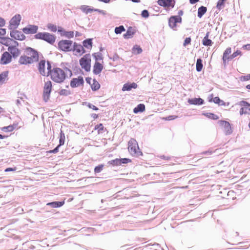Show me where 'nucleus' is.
Here are the masks:
<instances>
[{"instance_id": "f257e3e1", "label": "nucleus", "mask_w": 250, "mask_h": 250, "mask_svg": "<svg viewBox=\"0 0 250 250\" xmlns=\"http://www.w3.org/2000/svg\"><path fill=\"white\" fill-rule=\"evenodd\" d=\"M68 71L71 73V71L67 68L62 69L60 67H53L51 70H49V76L51 79L56 83H63L67 77V72Z\"/></svg>"}, {"instance_id": "f03ea898", "label": "nucleus", "mask_w": 250, "mask_h": 250, "mask_svg": "<svg viewBox=\"0 0 250 250\" xmlns=\"http://www.w3.org/2000/svg\"><path fill=\"white\" fill-rule=\"evenodd\" d=\"M128 150L129 152L134 156L139 157L143 155L137 142L133 138H131L128 142Z\"/></svg>"}, {"instance_id": "7ed1b4c3", "label": "nucleus", "mask_w": 250, "mask_h": 250, "mask_svg": "<svg viewBox=\"0 0 250 250\" xmlns=\"http://www.w3.org/2000/svg\"><path fill=\"white\" fill-rule=\"evenodd\" d=\"M52 66L49 62H46L45 60L40 62L38 65V70L40 73L43 76H49V70H51Z\"/></svg>"}, {"instance_id": "20e7f679", "label": "nucleus", "mask_w": 250, "mask_h": 250, "mask_svg": "<svg viewBox=\"0 0 250 250\" xmlns=\"http://www.w3.org/2000/svg\"><path fill=\"white\" fill-rule=\"evenodd\" d=\"M35 38L44 40L50 44H53L56 40V37L54 35L46 32H39L36 34L35 35Z\"/></svg>"}, {"instance_id": "39448f33", "label": "nucleus", "mask_w": 250, "mask_h": 250, "mask_svg": "<svg viewBox=\"0 0 250 250\" xmlns=\"http://www.w3.org/2000/svg\"><path fill=\"white\" fill-rule=\"evenodd\" d=\"M91 56L87 54L81 58L79 61L81 67L85 71L89 72L91 68Z\"/></svg>"}, {"instance_id": "423d86ee", "label": "nucleus", "mask_w": 250, "mask_h": 250, "mask_svg": "<svg viewBox=\"0 0 250 250\" xmlns=\"http://www.w3.org/2000/svg\"><path fill=\"white\" fill-rule=\"evenodd\" d=\"M24 54L29 58H31V59L35 62H37L39 60V57L38 52L31 47H26L25 49Z\"/></svg>"}, {"instance_id": "0eeeda50", "label": "nucleus", "mask_w": 250, "mask_h": 250, "mask_svg": "<svg viewBox=\"0 0 250 250\" xmlns=\"http://www.w3.org/2000/svg\"><path fill=\"white\" fill-rule=\"evenodd\" d=\"M72 41L69 40H62L58 43L59 49L65 52H69L72 50Z\"/></svg>"}, {"instance_id": "6e6552de", "label": "nucleus", "mask_w": 250, "mask_h": 250, "mask_svg": "<svg viewBox=\"0 0 250 250\" xmlns=\"http://www.w3.org/2000/svg\"><path fill=\"white\" fill-rule=\"evenodd\" d=\"M52 88V84L50 81L48 80L45 82L43 87V97L45 102H47L49 99Z\"/></svg>"}, {"instance_id": "1a4fd4ad", "label": "nucleus", "mask_w": 250, "mask_h": 250, "mask_svg": "<svg viewBox=\"0 0 250 250\" xmlns=\"http://www.w3.org/2000/svg\"><path fill=\"white\" fill-rule=\"evenodd\" d=\"M241 106L240 110V114H250V104L245 101H241L238 103Z\"/></svg>"}, {"instance_id": "9d476101", "label": "nucleus", "mask_w": 250, "mask_h": 250, "mask_svg": "<svg viewBox=\"0 0 250 250\" xmlns=\"http://www.w3.org/2000/svg\"><path fill=\"white\" fill-rule=\"evenodd\" d=\"M12 56L8 52H4L1 57L0 63L1 64H6L12 61Z\"/></svg>"}, {"instance_id": "9b49d317", "label": "nucleus", "mask_w": 250, "mask_h": 250, "mask_svg": "<svg viewBox=\"0 0 250 250\" xmlns=\"http://www.w3.org/2000/svg\"><path fill=\"white\" fill-rule=\"evenodd\" d=\"M18 62L21 65H27L35 62L23 54L20 57Z\"/></svg>"}, {"instance_id": "f8f14e48", "label": "nucleus", "mask_w": 250, "mask_h": 250, "mask_svg": "<svg viewBox=\"0 0 250 250\" xmlns=\"http://www.w3.org/2000/svg\"><path fill=\"white\" fill-rule=\"evenodd\" d=\"M84 83L83 77L79 76L77 78H73L70 82L71 87L74 88L83 85Z\"/></svg>"}, {"instance_id": "ddd939ff", "label": "nucleus", "mask_w": 250, "mask_h": 250, "mask_svg": "<svg viewBox=\"0 0 250 250\" xmlns=\"http://www.w3.org/2000/svg\"><path fill=\"white\" fill-rule=\"evenodd\" d=\"M219 123L220 125L224 127L226 135L231 134L232 131L229 122L225 121H219Z\"/></svg>"}, {"instance_id": "4468645a", "label": "nucleus", "mask_w": 250, "mask_h": 250, "mask_svg": "<svg viewBox=\"0 0 250 250\" xmlns=\"http://www.w3.org/2000/svg\"><path fill=\"white\" fill-rule=\"evenodd\" d=\"M86 81L87 83L90 84L91 87L93 90L96 91L100 88V84L95 79H93L91 78H88L86 79Z\"/></svg>"}, {"instance_id": "2eb2a0df", "label": "nucleus", "mask_w": 250, "mask_h": 250, "mask_svg": "<svg viewBox=\"0 0 250 250\" xmlns=\"http://www.w3.org/2000/svg\"><path fill=\"white\" fill-rule=\"evenodd\" d=\"M10 36L12 38L18 40H23L25 36L21 31L18 30L12 31L10 33Z\"/></svg>"}, {"instance_id": "dca6fc26", "label": "nucleus", "mask_w": 250, "mask_h": 250, "mask_svg": "<svg viewBox=\"0 0 250 250\" xmlns=\"http://www.w3.org/2000/svg\"><path fill=\"white\" fill-rule=\"evenodd\" d=\"M38 29L36 25H29L23 28L22 31L25 34H34L37 32Z\"/></svg>"}, {"instance_id": "f3484780", "label": "nucleus", "mask_w": 250, "mask_h": 250, "mask_svg": "<svg viewBox=\"0 0 250 250\" xmlns=\"http://www.w3.org/2000/svg\"><path fill=\"white\" fill-rule=\"evenodd\" d=\"M80 9L83 13H84L86 14L89 13H91L93 11L98 12L99 13H102V12H103L102 10H99L98 9L91 8L89 6L84 5L81 6V7H80Z\"/></svg>"}, {"instance_id": "a211bd4d", "label": "nucleus", "mask_w": 250, "mask_h": 250, "mask_svg": "<svg viewBox=\"0 0 250 250\" xmlns=\"http://www.w3.org/2000/svg\"><path fill=\"white\" fill-rule=\"evenodd\" d=\"M73 51L76 55H81L85 52L83 47L80 45L74 43Z\"/></svg>"}, {"instance_id": "6ab92c4d", "label": "nucleus", "mask_w": 250, "mask_h": 250, "mask_svg": "<svg viewBox=\"0 0 250 250\" xmlns=\"http://www.w3.org/2000/svg\"><path fill=\"white\" fill-rule=\"evenodd\" d=\"M138 87V85L135 83H126L124 84L123 87H122V90L123 91H130L132 90V89H136Z\"/></svg>"}, {"instance_id": "aec40b11", "label": "nucleus", "mask_w": 250, "mask_h": 250, "mask_svg": "<svg viewBox=\"0 0 250 250\" xmlns=\"http://www.w3.org/2000/svg\"><path fill=\"white\" fill-rule=\"evenodd\" d=\"M8 50L11 53L14 58L17 57L20 54V50L15 46H9Z\"/></svg>"}, {"instance_id": "412c9836", "label": "nucleus", "mask_w": 250, "mask_h": 250, "mask_svg": "<svg viewBox=\"0 0 250 250\" xmlns=\"http://www.w3.org/2000/svg\"><path fill=\"white\" fill-rule=\"evenodd\" d=\"M188 103L194 105H202L204 103V101L200 98H194L189 99Z\"/></svg>"}, {"instance_id": "4be33fe9", "label": "nucleus", "mask_w": 250, "mask_h": 250, "mask_svg": "<svg viewBox=\"0 0 250 250\" xmlns=\"http://www.w3.org/2000/svg\"><path fill=\"white\" fill-rule=\"evenodd\" d=\"M103 69V65L99 62H96L93 66V72L95 74H100Z\"/></svg>"}, {"instance_id": "5701e85b", "label": "nucleus", "mask_w": 250, "mask_h": 250, "mask_svg": "<svg viewBox=\"0 0 250 250\" xmlns=\"http://www.w3.org/2000/svg\"><path fill=\"white\" fill-rule=\"evenodd\" d=\"M21 20V15L19 14L16 15L11 19V20L10 21V24L11 25H13V26H18L20 24Z\"/></svg>"}, {"instance_id": "b1692460", "label": "nucleus", "mask_w": 250, "mask_h": 250, "mask_svg": "<svg viewBox=\"0 0 250 250\" xmlns=\"http://www.w3.org/2000/svg\"><path fill=\"white\" fill-rule=\"evenodd\" d=\"M209 32H208L202 40V43L204 46H210L213 44L212 41L208 39Z\"/></svg>"}, {"instance_id": "393cba45", "label": "nucleus", "mask_w": 250, "mask_h": 250, "mask_svg": "<svg viewBox=\"0 0 250 250\" xmlns=\"http://www.w3.org/2000/svg\"><path fill=\"white\" fill-rule=\"evenodd\" d=\"M17 126V124H14L12 125L4 126L1 128V130L5 133H10L12 132Z\"/></svg>"}, {"instance_id": "a878e982", "label": "nucleus", "mask_w": 250, "mask_h": 250, "mask_svg": "<svg viewBox=\"0 0 250 250\" xmlns=\"http://www.w3.org/2000/svg\"><path fill=\"white\" fill-rule=\"evenodd\" d=\"M94 130L97 131L98 134H100L103 133L106 130V128L102 124H99L95 126Z\"/></svg>"}, {"instance_id": "bb28decb", "label": "nucleus", "mask_w": 250, "mask_h": 250, "mask_svg": "<svg viewBox=\"0 0 250 250\" xmlns=\"http://www.w3.org/2000/svg\"><path fill=\"white\" fill-rule=\"evenodd\" d=\"M145 110V105L143 104H139L133 109L134 113H138V112H142Z\"/></svg>"}, {"instance_id": "cd10ccee", "label": "nucleus", "mask_w": 250, "mask_h": 250, "mask_svg": "<svg viewBox=\"0 0 250 250\" xmlns=\"http://www.w3.org/2000/svg\"><path fill=\"white\" fill-rule=\"evenodd\" d=\"M64 204V201L62 202H50L46 204L47 206H51L53 208H59L61 207Z\"/></svg>"}, {"instance_id": "c85d7f7f", "label": "nucleus", "mask_w": 250, "mask_h": 250, "mask_svg": "<svg viewBox=\"0 0 250 250\" xmlns=\"http://www.w3.org/2000/svg\"><path fill=\"white\" fill-rule=\"evenodd\" d=\"M182 22V18L179 16H173V30H175L176 23Z\"/></svg>"}, {"instance_id": "c756f323", "label": "nucleus", "mask_w": 250, "mask_h": 250, "mask_svg": "<svg viewBox=\"0 0 250 250\" xmlns=\"http://www.w3.org/2000/svg\"><path fill=\"white\" fill-rule=\"evenodd\" d=\"M12 41L9 38L0 37V43L6 46L9 45Z\"/></svg>"}, {"instance_id": "7c9ffc66", "label": "nucleus", "mask_w": 250, "mask_h": 250, "mask_svg": "<svg viewBox=\"0 0 250 250\" xmlns=\"http://www.w3.org/2000/svg\"><path fill=\"white\" fill-rule=\"evenodd\" d=\"M207 11V8L206 7L204 6H201L198 9V17L199 18H201L206 13Z\"/></svg>"}, {"instance_id": "2f4dec72", "label": "nucleus", "mask_w": 250, "mask_h": 250, "mask_svg": "<svg viewBox=\"0 0 250 250\" xmlns=\"http://www.w3.org/2000/svg\"><path fill=\"white\" fill-rule=\"evenodd\" d=\"M8 72L5 71L0 74V85L5 83L8 77Z\"/></svg>"}, {"instance_id": "473e14b6", "label": "nucleus", "mask_w": 250, "mask_h": 250, "mask_svg": "<svg viewBox=\"0 0 250 250\" xmlns=\"http://www.w3.org/2000/svg\"><path fill=\"white\" fill-rule=\"evenodd\" d=\"M171 0H159L158 3L159 5L164 7L169 6L171 5Z\"/></svg>"}, {"instance_id": "72a5a7b5", "label": "nucleus", "mask_w": 250, "mask_h": 250, "mask_svg": "<svg viewBox=\"0 0 250 250\" xmlns=\"http://www.w3.org/2000/svg\"><path fill=\"white\" fill-rule=\"evenodd\" d=\"M134 34V32H133L132 29L131 27H129L126 32L124 34V37L125 39H129L133 37V35Z\"/></svg>"}, {"instance_id": "f704fd0d", "label": "nucleus", "mask_w": 250, "mask_h": 250, "mask_svg": "<svg viewBox=\"0 0 250 250\" xmlns=\"http://www.w3.org/2000/svg\"><path fill=\"white\" fill-rule=\"evenodd\" d=\"M202 60L201 58H198L197 60L196 64V69L197 72H200L203 68Z\"/></svg>"}, {"instance_id": "c9c22d12", "label": "nucleus", "mask_w": 250, "mask_h": 250, "mask_svg": "<svg viewBox=\"0 0 250 250\" xmlns=\"http://www.w3.org/2000/svg\"><path fill=\"white\" fill-rule=\"evenodd\" d=\"M83 47L87 48V49H91L92 47V40L89 39L86 40H84L83 42Z\"/></svg>"}, {"instance_id": "e433bc0d", "label": "nucleus", "mask_w": 250, "mask_h": 250, "mask_svg": "<svg viewBox=\"0 0 250 250\" xmlns=\"http://www.w3.org/2000/svg\"><path fill=\"white\" fill-rule=\"evenodd\" d=\"M231 51L230 48H227L223 54V60L224 62H226L227 60L230 59L229 57H228V56L230 54Z\"/></svg>"}, {"instance_id": "4c0bfd02", "label": "nucleus", "mask_w": 250, "mask_h": 250, "mask_svg": "<svg viewBox=\"0 0 250 250\" xmlns=\"http://www.w3.org/2000/svg\"><path fill=\"white\" fill-rule=\"evenodd\" d=\"M65 140V136L64 133L62 130L61 131L60 134L59 146H63L64 144Z\"/></svg>"}, {"instance_id": "58836bf2", "label": "nucleus", "mask_w": 250, "mask_h": 250, "mask_svg": "<svg viewBox=\"0 0 250 250\" xmlns=\"http://www.w3.org/2000/svg\"><path fill=\"white\" fill-rule=\"evenodd\" d=\"M132 51L134 54H139L142 52V49L140 46L136 45L133 47Z\"/></svg>"}, {"instance_id": "ea45409f", "label": "nucleus", "mask_w": 250, "mask_h": 250, "mask_svg": "<svg viewBox=\"0 0 250 250\" xmlns=\"http://www.w3.org/2000/svg\"><path fill=\"white\" fill-rule=\"evenodd\" d=\"M125 31V28L124 26L121 25L119 27H117L115 29V32L116 34H118L121 33L122 32Z\"/></svg>"}, {"instance_id": "a19ab883", "label": "nucleus", "mask_w": 250, "mask_h": 250, "mask_svg": "<svg viewBox=\"0 0 250 250\" xmlns=\"http://www.w3.org/2000/svg\"><path fill=\"white\" fill-rule=\"evenodd\" d=\"M59 93L60 95L62 96H67L69 94H70V91L69 90H68L67 89H62L60 90L59 92Z\"/></svg>"}, {"instance_id": "79ce46f5", "label": "nucleus", "mask_w": 250, "mask_h": 250, "mask_svg": "<svg viewBox=\"0 0 250 250\" xmlns=\"http://www.w3.org/2000/svg\"><path fill=\"white\" fill-rule=\"evenodd\" d=\"M204 115L208 117V118L213 119V120H216L218 119V116L214 114L213 113H206L204 114Z\"/></svg>"}, {"instance_id": "37998d69", "label": "nucleus", "mask_w": 250, "mask_h": 250, "mask_svg": "<svg viewBox=\"0 0 250 250\" xmlns=\"http://www.w3.org/2000/svg\"><path fill=\"white\" fill-rule=\"evenodd\" d=\"M104 167V165L103 164L99 165L98 166H96L94 168V172L95 173H98L100 172Z\"/></svg>"}, {"instance_id": "c03bdc74", "label": "nucleus", "mask_w": 250, "mask_h": 250, "mask_svg": "<svg viewBox=\"0 0 250 250\" xmlns=\"http://www.w3.org/2000/svg\"><path fill=\"white\" fill-rule=\"evenodd\" d=\"M213 102L215 104H217L219 105H223L224 104V101L220 100L218 97H215L213 99Z\"/></svg>"}, {"instance_id": "a18cd8bd", "label": "nucleus", "mask_w": 250, "mask_h": 250, "mask_svg": "<svg viewBox=\"0 0 250 250\" xmlns=\"http://www.w3.org/2000/svg\"><path fill=\"white\" fill-rule=\"evenodd\" d=\"M226 0H219L217 2L216 7L218 9H221L224 6V2Z\"/></svg>"}, {"instance_id": "49530a36", "label": "nucleus", "mask_w": 250, "mask_h": 250, "mask_svg": "<svg viewBox=\"0 0 250 250\" xmlns=\"http://www.w3.org/2000/svg\"><path fill=\"white\" fill-rule=\"evenodd\" d=\"M121 165L122 164H126L131 162V160L128 158H121L120 159Z\"/></svg>"}, {"instance_id": "de8ad7c7", "label": "nucleus", "mask_w": 250, "mask_h": 250, "mask_svg": "<svg viewBox=\"0 0 250 250\" xmlns=\"http://www.w3.org/2000/svg\"><path fill=\"white\" fill-rule=\"evenodd\" d=\"M213 152H214V151H212L210 149H208L207 151H205L201 153L200 154H199V155H201V156H202V155H203L208 156V155H210L212 154Z\"/></svg>"}, {"instance_id": "09e8293b", "label": "nucleus", "mask_w": 250, "mask_h": 250, "mask_svg": "<svg viewBox=\"0 0 250 250\" xmlns=\"http://www.w3.org/2000/svg\"><path fill=\"white\" fill-rule=\"evenodd\" d=\"M47 27L52 31L56 32L57 31V27L54 24H49L47 25Z\"/></svg>"}, {"instance_id": "8fccbe9b", "label": "nucleus", "mask_w": 250, "mask_h": 250, "mask_svg": "<svg viewBox=\"0 0 250 250\" xmlns=\"http://www.w3.org/2000/svg\"><path fill=\"white\" fill-rule=\"evenodd\" d=\"M241 53V52L239 50H237L236 51L234 52L232 55H231L229 56L230 59H232L234 58L235 57H237L238 55H240Z\"/></svg>"}, {"instance_id": "3c124183", "label": "nucleus", "mask_w": 250, "mask_h": 250, "mask_svg": "<svg viewBox=\"0 0 250 250\" xmlns=\"http://www.w3.org/2000/svg\"><path fill=\"white\" fill-rule=\"evenodd\" d=\"M111 163L114 166H121L120 159L117 158L115 160H113Z\"/></svg>"}, {"instance_id": "603ef678", "label": "nucleus", "mask_w": 250, "mask_h": 250, "mask_svg": "<svg viewBox=\"0 0 250 250\" xmlns=\"http://www.w3.org/2000/svg\"><path fill=\"white\" fill-rule=\"evenodd\" d=\"M240 79L242 81H248L250 80V74L247 75L242 76Z\"/></svg>"}, {"instance_id": "864d4df0", "label": "nucleus", "mask_w": 250, "mask_h": 250, "mask_svg": "<svg viewBox=\"0 0 250 250\" xmlns=\"http://www.w3.org/2000/svg\"><path fill=\"white\" fill-rule=\"evenodd\" d=\"M191 42V38L190 37L186 38L184 41L183 45L186 46L188 44H190Z\"/></svg>"}, {"instance_id": "5fc2aeb1", "label": "nucleus", "mask_w": 250, "mask_h": 250, "mask_svg": "<svg viewBox=\"0 0 250 250\" xmlns=\"http://www.w3.org/2000/svg\"><path fill=\"white\" fill-rule=\"evenodd\" d=\"M141 15L143 17L146 18L149 16V13L147 10H144L142 12Z\"/></svg>"}, {"instance_id": "6e6d98bb", "label": "nucleus", "mask_w": 250, "mask_h": 250, "mask_svg": "<svg viewBox=\"0 0 250 250\" xmlns=\"http://www.w3.org/2000/svg\"><path fill=\"white\" fill-rule=\"evenodd\" d=\"M65 35L68 38H73L74 36V32L73 31H67L65 32Z\"/></svg>"}, {"instance_id": "4d7b16f0", "label": "nucleus", "mask_w": 250, "mask_h": 250, "mask_svg": "<svg viewBox=\"0 0 250 250\" xmlns=\"http://www.w3.org/2000/svg\"><path fill=\"white\" fill-rule=\"evenodd\" d=\"M5 24V20L3 18L0 17V27L4 26Z\"/></svg>"}, {"instance_id": "13d9d810", "label": "nucleus", "mask_w": 250, "mask_h": 250, "mask_svg": "<svg viewBox=\"0 0 250 250\" xmlns=\"http://www.w3.org/2000/svg\"><path fill=\"white\" fill-rule=\"evenodd\" d=\"M88 107L94 110H98V108L96 106L93 104H89Z\"/></svg>"}, {"instance_id": "bf43d9fd", "label": "nucleus", "mask_w": 250, "mask_h": 250, "mask_svg": "<svg viewBox=\"0 0 250 250\" xmlns=\"http://www.w3.org/2000/svg\"><path fill=\"white\" fill-rule=\"evenodd\" d=\"M6 34V30L3 28H0V35H4Z\"/></svg>"}, {"instance_id": "052dcab7", "label": "nucleus", "mask_w": 250, "mask_h": 250, "mask_svg": "<svg viewBox=\"0 0 250 250\" xmlns=\"http://www.w3.org/2000/svg\"><path fill=\"white\" fill-rule=\"evenodd\" d=\"M16 169V168H13L11 167H8L5 169V171L8 172V171H15Z\"/></svg>"}, {"instance_id": "680f3d73", "label": "nucleus", "mask_w": 250, "mask_h": 250, "mask_svg": "<svg viewBox=\"0 0 250 250\" xmlns=\"http://www.w3.org/2000/svg\"><path fill=\"white\" fill-rule=\"evenodd\" d=\"M199 1V0H189V2L191 4H193L196 3V2H197Z\"/></svg>"}, {"instance_id": "e2e57ef3", "label": "nucleus", "mask_w": 250, "mask_h": 250, "mask_svg": "<svg viewBox=\"0 0 250 250\" xmlns=\"http://www.w3.org/2000/svg\"><path fill=\"white\" fill-rule=\"evenodd\" d=\"M91 117L94 119H96L98 117V115L96 114L93 113L91 115Z\"/></svg>"}, {"instance_id": "0e129e2a", "label": "nucleus", "mask_w": 250, "mask_h": 250, "mask_svg": "<svg viewBox=\"0 0 250 250\" xmlns=\"http://www.w3.org/2000/svg\"><path fill=\"white\" fill-rule=\"evenodd\" d=\"M60 146H59V145H58L56 147H55L53 150H54V153H57L58 151H59V148Z\"/></svg>"}, {"instance_id": "69168bd1", "label": "nucleus", "mask_w": 250, "mask_h": 250, "mask_svg": "<svg viewBox=\"0 0 250 250\" xmlns=\"http://www.w3.org/2000/svg\"><path fill=\"white\" fill-rule=\"evenodd\" d=\"M243 47L245 48L247 50H250V44L245 45Z\"/></svg>"}, {"instance_id": "338daca9", "label": "nucleus", "mask_w": 250, "mask_h": 250, "mask_svg": "<svg viewBox=\"0 0 250 250\" xmlns=\"http://www.w3.org/2000/svg\"><path fill=\"white\" fill-rule=\"evenodd\" d=\"M183 15V11L181 10H179L178 12V15L177 16H179L180 17H181V16H182Z\"/></svg>"}, {"instance_id": "774afa93", "label": "nucleus", "mask_w": 250, "mask_h": 250, "mask_svg": "<svg viewBox=\"0 0 250 250\" xmlns=\"http://www.w3.org/2000/svg\"><path fill=\"white\" fill-rule=\"evenodd\" d=\"M7 137H8L7 136L2 135L0 134V139H3L4 138H7Z\"/></svg>"}]
</instances>
